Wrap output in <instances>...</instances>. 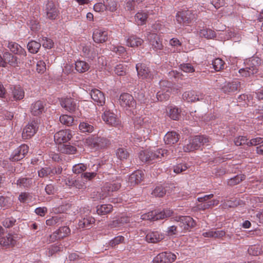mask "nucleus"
I'll return each mask as SVG.
<instances>
[{"label": "nucleus", "mask_w": 263, "mask_h": 263, "mask_svg": "<svg viewBox=\"0 0 263 263\" xmlns=\"http://www.w3.org/2000/svg\"><path fill=\"white\" fill-rule=\"evenodd\" d=\"M71 137L72 134L70 130H61L54 135V139L57 144H61L68 141Z\"/></svg>", "instance_id": "14"}, {"label": "nucleus", "mask_w": 263, "mask_h": 263, "mask_svg": "<svg viewBox=\"0 0 263 263\" xmlns=\"http://www.w3.org/2000/svg\"><path fill=\"white\" fill-rule=\"evenodd\" d=\"M116 155L120 160L126 159L129 156V153L124 148H119L117 150Z\"/></svg>", "instance_id": "51"}, {"label": "nucleus", "mask_w": 263, "mask_h": 263, "mask_svg": "<svg viewBox=\"0 0 263 263\" xmlns=\"http://www.w3.org/2000/svg\"><path fill=\"white\" fill-rule=\"evenodd\" d=\"M168 114L170 117L174 120H178L180 117L179 109L176 107L170 108Z\"/></svg>", "instance_id": "54"}, {"label": "nucleus", "mask_w": 263, "mask_h": 263, "mask_svg": "<svg viewBox=\"0 0 263 263\" xmlns=\"http://www.w3.org/2000/svg\"><path fill=\"white\" fill-rule=\"evenodd\" d=\"M58 148L61 153L68 154H73L76 151V148L70 145H61Z\"/></svg>", "instance_id": "40"}, {"label": "nucleus", "mask_w": 263, "mask_h": 263, "mask_svg": "<svg viewBox=\"0 0 263 263\" xmlns=\"http://www.w3.org/2000/svg\"><path fill=\"white\" fill-rule=\"evenodd\" d=\"M164 236L163 234L158 231L148 232L146 235V240L149 243H157L163 240Z\"/></svg>", "instance_id": "25"}, {"label": "nucleus", "mask_w": 263, "mask_h": 263, "mask_svg": "<svg viewBox=\"0 0 263 263\" xmlns=\"http://www.w3.org/2000/svg\"><path fill=\"white\" fill-rule=\"evenodd\" d=\"M124 240V238L122 236H118L115 237L110 241V245L111 247H115V246L122 243Z\"/></svg>", "instance_id": "64"}, {"label": "nucleus", "mask_w": 263, "mask_h": 263, "mask_svg": "<svg viewBox=\"0 0 263 263\" xmlns=\"http://www.w3.org/2000/svg\"><path fill=\"white\" fill-rule=\"evenodd\" d=\"M203 97L202 94L197 95L194 91L192 90L185 91L182 95L183 99L189 102L199 101L200 99H202Z\"/></svg>", "instance_id": "26"}, {"label": "nucleus", "mask_w": 263, "mask_h": 263, "mask_svg": "<svg viewBox=\"0 0 263 263\" xmlns=\"http://www.w3.org/2000/svg\"><path fill=\"white\" fill-rule=\"evenodd\" d=\"M147 38L154 50L162 49L163 45L162 43V39L159 35L154 33L148 32L147 34Z\"/></svg>", "instance_id": "12"}, {"label": "nucleus", "mask_w": 263, "mask_h": 263, "mask_svg": "<svg viewBox=\"0 0 263 263\" xmlns=\"http://www.w3.org/2000/svg\"><path fill=\"white\" fill-rule=\"evenodd\" d=\"M38 127L35 121L29 123L23 129L22 138L24 139L31 138L36 132Z\"/></svg>", "instance_id": "15"}, {"label": "nucleus", "mask_w": 263, "mask_h": 263, "mask_svg": "<svg viewBox=\"0 0 263 263\" xmlns=\"http://www.w3.org/2000/svg\"><path fill=\"white\" fill-rule=\"evenodd\" d=\"M212 65L216 71H220L224 68V62L220 58H216L213 61Z\"/></svg>", "instance_id": "48"}, {"label": "nucleus", "mask_w": 263, "mask_h": 263, "mask_svg": "<svg viewBox=\"0 0 263 263\" xmlns=\"http://www.w3.org/2000/svg\"><path fill=\"white\" fill-rule=\"evenodd\" d=\"M263 143V138L256 137L251 139L249 142H247V145L248 146H256Z\"/></svg>", "instance_id": "61"}, {"label": "nucleus", "mask_w": 263, "mask_h": 263, "mask_svg": "<svg viewBox=\"0 0 263 263\" xmlns=\"http://www.w3.org/2000/svg\"><path fill=\"white\" fill-rule=\"evenodd\" d=\"M32 183L31 178H22L17 180L16 184L20 187H28Z\"/></svg>", "instance_id": "45"}, {"label": "nucleus", "mask_w": 263, "mask_h": 263, "mask_svg": "<svg viewBox=\"0 0 263 263\" xmlns=\"http://www.w3.org/2000/svg\"><path fill=\"white\" fill-rule=\"evenodd\" d=\"M60 121L62 124L69 126L73 122V118L71 116L63 115L60 117Z\"/></svg>", "instance_id": "43"}, {"label": "nucleus", "mask_w": 263, "mask_h": 263, "mask_svg": "<svg viewBox=\"0 0 263 263\" xmlns=\"http://www.w3.org/2000/svg\"><path fill=\"white\" fill-rule=\"evenodd\" d=\"M41 47V44L34 41L28 43L27 48L29 51L32 53H36L38 52Z\"/></svg>", "instance_id": "41"}, {"label": "nucleus", "mask_w": 263, "mask_h": 263, "mask_svg": "<svg viewBox=\"0 0 263 263\" xmlns=\"http://www.w3.org/2000/svg\"><path fill=\"white\" fill-rule=\"evenodd\" d=\"M136 70L139 78L149 81L153 78V73L145 64L139 63L136 65Z\"/></svg>", "instance_id": "7"}, {"label": "nucleus", "mask_w": 263, "mask_h": 263, "mask_svg": "<svg viewBox=\"0 0 263 263\" xmlns=\"http://www.w3.org/2000/svg\"><path fill=\"white\" fill-rule=\"evenodd\" d=\"M182 230H181L179 226H172L168 227L166 231V234L168 236H173L179 234H182Z\"/></svg>", "instance_id": "46"}, {"label": "nucleus", "mask_w": 263, "mask_h": 263, "mask_svg": "<svg viewBox=\"0 0 263 263\" xmlns=\"http://www.w3.org/2000/svg\"><path fill=\"white\" fill-rule=\"evenodd\" d=\"M97 140V147L104 148L109 144V141L105 138L99 137L98 136Z\"/></svg>", "instance_id": "60"}, {"label": "nucleus", "mask_w": 263, "mask_h": 263, "mask_svg": "<svg viewBox=\"0 0 263 263\" xmlns=\"http://www.w3.org/2000/svg\"><path fill=\"white\" fill-rule=\"evenodd\" d=\"M12 93L15 100H20L23 99L24 97V91L21 87H15Z\"/></svg>", "instance_id": "39"}, {"label": "nucleus", "mask_w": 263, "mask_h": 263, "mask_svg": "<svg viewBox=\"0 0 263 263\" xmlns=\"http://www.w3.org/2000/svg\"><path fill=\"white\" fill-rule=\"evenodd\" d=\"M249 62L250 63L248 64V66L239 70L238 72L242 77L245 78L249 77L258 72V69L255 65L257 60L253 58L250 60Z\"/></svg>", "instance_id": "8"}, {"label": "nucleus", "mask_w": 263, "mask_h": 263, "mask_svg": "<svg viewBox=\"0 0 263 263\" xmlns=\"http://www.w3.org/2000/svg\"><path fill=\"white\" fill-rule=\"evenodd\" d=\"M133 121L135 126H141L145 129H143L145 134L143 136V139H145L151 132L152 124L151 120L147 117L136 116L133 119Z\"/></svg>", "instance_id": "3"}, {"label": "nucleus", "mask_w": 263, "mask_h": 263, "mask_svg": "<svg viewBox=\"0 0 263 263\" xmlns=\"http://www.w3.org/2000/svg\"><path fill=\"white\" fill-rule=\"evenodd\" d=\"M4 61L5 62V67L6 63H8L11 66L14 67L17 66L18 64L20 63V60H18L16 57L13 56L12 54L8 52H6L3 54Z\"/></svg>", "instance_id": "31"}, {"label": "nucleus", "mask_w": 263, "mask_h": 263, "mask_svg": "<svg viewBox=\"0 0 263 263\" xmlns=\"http://www.w3.org/2000/svg\"><path fill=\"white\" fill-rule=\"evenodd\" d=\"M246 176L243 174H239L227 180V184L230 186H234L239 184L242 181L244 180Z\"/></svg>", "instance_id": "37"}, {"label": "nucleus", "mask_w": 263, "mask_h": 263, "mask_svg": "<svg viewBox=\"0 0 263 263\" xmlns=\"http://www.w3.org/2000/svg\"><path fill=\"white\" fill-rule=\"evenodd\" d=\"M152 151H141L139 153V158L142 162H147L149 161L152 160L151 156H152Z\"/></svg>", "instance_id": "49"}, {"label": "nucleus", "mask_w": 263, "mask_h": 263, "mask_svg": "<svg viewBox=\"0 0 263 263\" xmlns=\"http://www.w3.org/2000/svg\"><path fill=\"white\" fill-rule=\"evenodd\" d=\"M16 236L8 234L0 239V244L4 246H14L16 242Z\"/></svg>", "instance_id": "33"}, {"label": "nucleus", "mask_w": 263, "mask_h": 263, "mask_svg": "<svg viewBox=\"0 0 263 263\" xmlns=\"http://www.w3.org/2000/svg\"><path fill=\"white\" fill-rule=\"evenodd\" d=\"M168 151L165 149L159 148L157 149L154 153L152 152V160L156 158H161L162 157H166L168 156Z\"/></svg>", "instance_id": "38"}, {"label": "nucleus", "mask_w": 263, "mask_h": 263, "mask_svg": "<svg viewBox=\"0 0 263 263\" xmlns=\"http://www.w3.org/2000/svg\"><path fill=\"white\" fill-rule=\"evenodd\" d=\"M108 32L104 29L97 28L94 29L92 39L97 43H103L108 40Z\"/></svg>", "instance_id": "13"}, {"label": "nucleus", "mask_w": 263, "mask_h": 263, "mask_svg": "<svg viewBox=\"0 0 263 263\" xmlns=\"http://www.w3.org/2000/svg\"><path fill=\"white\" fill-rule=\"evenodd\" d=\"M36 66V70L39 73H44L46 70V64L42 60L38 61Z\"/></svg>", "instance_id": "59"}, {"label": "nucleus", "mask_w": 263, "mask_h": 263, "mask_svg": "<svg viewBox=\"0 0 263 263\" xmlns=\"http://www.w3.org/2000/svg\"><path fill=\"white\" fill-rule=\"evenodd\" d=\"M175 220L178 223V225L182 230V233L186 232L196 225L195 221L190 216H179L176 217Z\"/></svg>", "instance_id": "5"}, {"label": "nucleus", "mask_w": 263, "mask_h": 263, "mask_svg": "<svg viewBox=\"0 0 263 263\" xmlns=\"http://www.w3.org/2000/svg\"><path fill=\"white\" fill-rule=\"evenodd\" d=\"M29 147L26 144H22L14 150L12 153L10 159L12 161H19L23 159L28 153Z\"/></svg>", "instance_id": "11"}, {"label": "nucleus", "mask_w": 263, "mask_h": 263, "mask_svg": "<svg viewBox=\"0 0 263 263\" xmlns=\"http://www.w3.org/2000/svg\"><path fill=\"white\" fill-rule=\"evenodd\" d=\"M240 87V82L239 81L226 82L221 87V90L225 93H229L236 91Z\"/></svg>", "instance_id": "22"}, {"label": "nucleus", "mask_w": 263, "mask_h": 263, "mask_svg": "<svg viewBox=\"0 0 263 263\" xmlns=\"http://www.w3.org/2000/svg\"><path fill=\"white\" fill-rule=\"evenodd\" d=\"M119 103L123 107L130 109L136 107V103L133 97L127 93L121 95L119 99Z\"/></svg>", "instance_id": "9"}, {"label": "nucleus", "mask_w": 263, "mask_h": 263, "mask_svg": "<svg viewBox=\"0 0 263 263\" xmlns=\"http://www.w3.org/2000/svg\"><path fill=\"white\" fill-rule=\"evenodd\" d=\"M147 18L148 12L140 10L135 15V21L138 25H143L146 23Z\"/></svg>", "instance_id": "30"}, {"label": "nucleus", "mask_w": 263, "mask_h": 263, "mask_svg": "<svg viewBox=\"0 0 263 263\" xmlns=\"http://www.w3.org/2000/svg\"><path fill=\"white\" fill-rule=\"evenodd\" d=\"M156 197H161L166 194L165 190L161 186H157L152 193Z\"/></svg>", "instance_id": "56"}, {"label": "nucleus", "mask_w": 263, "mask_h": 263, "mask_svg": "<svg viewBox=\"0 0 263 263\" xmlns=\"http://www.w3.org/2000/svg\"><path fill=\"white\" fill-rule=\"evenodd\" d=\"M79 129L82 133H91L94 130L93 126L87 122H81L79 125Z\"/></svg>", "instance_id": "44"}, {"label": "nucleus", "mask_w": 263, "mask_h": 263, "mask_svg": "<svg viewBox=\"0 0 263 263\" xmlns=\"http://www.w3.org/2000/svg\"><path fill=\"white\" fill-rule=\"evenodd\" d=\"M176 259V256L171 252H162L159 254L154 260L159 263H170Z\"/></svg>", "instance_id": "17"}, {"label": "nucleus", "mask_w": 263, "mask_h": 263, "mask_svg": "<svg viewBox=\"0 0 263 263\" xmlns=\"http://www.w3.org/2000/svg\"><path fill=\"white\" fill-rule=\"evenodd\" d=\"M199 35L201 37L208 39H213L216 35L214 31L208 29H203L201 30L199 32Z\"/></svg>", "instance_id": "42"}, {"label": "nucleus", "mask_w": 263, "mask_h": 263, "mask_svg": "<svg viewBox=\"0 0 263 263\" xmlns=\"http://www.w3.org/2000/svg\"><path fill=\"white\" fill-rule=\"evenodd\" d=\"M51 175V167L46 166L42 168L38 171V176L40 177H45Z\"/></svg>", "instance_id": "55"}, {"label": "nucleus", "mask_w": 263, "mask_h": 263, "mask_svg": "<svg viewBox=\"0 0 263 263\" xmlns=\"http://www.w3.org/2000/svg\"><path fill=\"white\" fill-rule=\"evenodd\" d=\"M126 66L123 64H119L115 68V72L118 76H124L126 74Z\"/></svg>", "instance_id": "58"}, {"label": "nucleus", "mask_w": 263, "mask_h": 263, "mask_svg": "<svg viewBox=\"0 0 263 263\" xmlns=\"http://www.w3.org/2000/svg\"><path fill=\"white\" fill-rule=\"evenodd\" d=\"M93 9L96 12H103L107 9V7L104 4L98 3L94 5Z\"/></svg>", "instance_id": "63"}, {"label": "nucleus", "mask_w": 263, "mask_h": 263, "mask_svg": "<svg viewBox=\"0 0 263 263\" xmlns=\"http://www.w3.org/2000/svg\"><path fill=\"white\" fill-rule=\"evenodd\" d=\"M161 90L157 93V98L158 100L164 101L167 100L172 92V88L170 87L171 83L165 80H162L160 82Z\"/></svg>", "instance_id": "4"}, {"label": "nucleus", "mask_w": 263, "mask_h": 263, "mask_svg": "<svg viewBox=\"0 0 263 263\" xmlns=\"http://www.w3.org/2000/svg\"><path fill=\"white\" fill-rule=\"evenodd\" d=\"M60 102L62 107L69 112H73L78 108L77 101L71 98H62Z\"/></svg>", "instance_id": "19"}, {"label": "nucleus", "mask_w": 263, "mask_h": 263, "mask_svg": "<svg viewBox=\"0 0 263 263\" xmlns=\"http://www.w3.org/2000/svg\"><path fill=\"white\" fill-rule=\"evenodd\" d=\"M195 18V14L189 10L178 12L176 15V21L180 24H189Z\"/></svg>", "instance_id": "10"}, {"label": "nucleus", "mask_w": 263, "mask_h": 263, "mask_svg": "<svg viewBox=\"0 0 263 263\" xmlns=\"http://www.w3.org/2000/svg\"><path fill=\"white\" fill-rule=\"evenodd\" d=\"M176 259V256L171 252H162L159 254L154 260L159 263H170Z\"/></svg>", "instance_id": "18"}, {"label": "nucleus", "mask_w": 263, "mask_h": 263, "mask_svg": "<svg viewBox=\"0 0 263 263\" xmlns=\"http://www.w3.org/2000/svg\"><path fill=\"white\" fill-rule=\"evenodd\" d=\"M112 210L111 204H102L97 207V213L99 215H104L110 213Z\"/></svg>", "instance_id": "34"}, {"label": "nucleus", "mask_w": 263, "mask_h": 263, "mask_svg": "<svg viewBox=\"0 0 263 263\" xmlns=\"http://www.w3.org/2000/svg\"><path fill=\"white\" fill-rule=\"evenodd\" d=\"M76 69L79 72H84L87 71L89 68V65L83 61H77L75 64Z\"/></svg>", "instance_id": "36"}, {"label": "nucleus", "mask_w": 263, "mask_h": 263, "mask_svg": "<svg viewBox=\"0 0 263 263\" xmlns=\"http://www.w3.org/2000/svg\"><path fill=\"white\" fill-rule=\"evenodd\" d=\"M98 136L92 135L86 139V144L91 147H97V143L98 142Z\"/></svg>", "instance_id": "52"}, {"label": "nucleus", "mask_w": 263, "mask_h": 263, "mask_svg": "<svg viewBox=\"0 0 263 263\" xmlns=\"http://www.w3.org/2000/svg\"><path fill=\"white\" fill-rule=\"evenodd\" d=\"M45 104L41 100L32 103L30 106V112L33 116H39L45 111Z\"/></svg>", "instance_id": "21"}, {"label": "nucleus", "mask_w": 263, "mask_h": 263, "mask_svg": "<svg viewBox=\"0 0 263 263\" xmlns=\"http://www.w3.org/2000/svg\"><path fill=\"white\" fill-rule=\"evenodd\" d=\"M247 139L245 137L239 136L234 139V142L236 145L239 146L247 143Z\"/></svg>", "instance_id": "62"}, {"label": "nucleus", "mask_w": 263, "mask_h": 263, "mask_svg": "<svg viewBox=\"0 0 263 263\" xmlns=\"http://www.w3.org/2000/svg\"><path fill=\"white\" fill-rule=\"evenodd\" d=\"M46 14L48 18L54 20L58 15L57 9L52 2H48L46 7Z\"/></svg>", "instance_id": "32"}, {"label": "nucleus", "mask_w": 263, "mask_h": 263, "mask_svg": "<svg viewBox=\"0 0 263 263\" xmlns=\"http://www.w3.org/2000/svg\"><path fill=\"white\" fill-rule=\"evenodd\" d=\"M143 177L144 173L142 171L138 170L134 172L128 177V185L132 186L140 183Z\"/></svg>", "instance_id": "24"}, {"label": "nucleus", "mask_w": 263, "mask_h": 263, "mask_svg": "<svg viewBox=\"0 0 263 263\" xmlns=\"http://www.w3.org/2000/svg\"><path fill=\"white\" fill-rule=\"evenodd\" d=\"M68 259L69 261L80 262L84 261L83 256L81 253L77 252H71L69 254Z\"/></svg>", "instance_id": "47"}, {"label": "nucleus", "mask_w": 263, "mask_h": 263, "mask_svg": "<svg viewBox=\"0 0 263 263\" xmlns=\"http://www.w3.org/2000/svg\"><path fill=\"white\" fill-rule=\"evenodd\" d=\"M56 232L58 235L59 238L62 239L68 236L70 234V230L67 227H63L56 231Z\"/></svg>", "instance_id": "50"}, {"label": "nucleus", "mask_w": 263, "mask_h": 263, "mask_svg": "<svg viewBox=\"0 0 263 263\" xmlns=\"http://www.w3.org/2000/svg\"><path fill=\"white\" fill-rule=\"evenodd\" d=\"M143 42L142 39L132 35L127 40V45L131 47H135L141 45Z\"/></svg>", "instance_id": "35"}, {"label": "nucleus", "mask_w": 263, "mask_h": 263, "mask_svg": "<svg viewBox=\"0 0 263 263\" xmlns=\"http://www.w3.org/2000/svg\"><path fill=\"white\" fill-rule=\"evenodd\" d=\"M83 219L80 220L78 223V228L79 229L88 228L95 223V219L93 217L90 216V210L89 208H84L82 211Z\"/></svg>", "instance_id": "6"}, {"label": "nucleus", "mask_w": 263, "mask_h": 263, "mask_svg": "<svg viewBox=\"0 0 263 263\" xmlns=\"http://www.w3.org/2000/svg\"><path fill=\"white\" fill-rule=\"evenodd\" d=\"M209 142V138L203 136H196L184 144L183 149L184 152H191L198 149L201 145Z\"/></svg>", "instance_id": "1"}, {"label": "nucleus", "mask_w": 263, "mask_h": 263, "mask_svg": "<svg viewBox=\"0 0 263 263\" xmlns=\"http://www.w3.org/2000/svg\"><path fill=\"white\" fill-rule=\"evenodd\" d=\"M102 118L103 121L109 125L117 126L120 123L117 116L110 110H105L102 115Z\"/></svg>", "instance_id": "20"}, {"label": "nucleus", "mask_w": 263, "mask_h": 263, "mask_svg": "<svg viewBox=\"0 0 263 263\" xmlns=\"http://www.w3.org/2000/svg\"><path fill=\"white\" fill-rule=\"evenodd\" d=\"M120 187V184L118 183H107L104 186V194L100 196V199H103L107 196L109 195L110 192L118 190Z\"/></svg>", "instance_id": "29"}, {"label": "nucleus", "mask_w": 263, "mask_h": 263, "mask_svg": "<svg viewBox=\"0 0 263 263\" xmlns=\"http://www.w3.org/2000/svg\"><path fill=\"white\" fill-rule=\"evenodd\" d=\"M8 48L14 53L22 56V60L26 55V52L25 49L15 42H9L8 45Z\"/></svg>", "instance_id": "27"}, {"label": "nucleus", "mask_w": 263, "mask_h": 263, "mask_svg": "<svg viewBox=\"0 0 263 263\" xmlns=\"http://www.w3.org/2000/svg\"><path fill=\"white\" fill-rule=\"evenodd\" d=\"M130 222V219L127 216H121L116 218L111 221L108 225L110 229L121 230L124 225Z\"/></svg>", "instance_id": "16"}, {"label": "nucleus", "mask_w": 263, "mask_h": 263, "mask_svg": "<svg viewBox=\"0 0 263 263\" xmlns=\"http://www.w3.org/2000/svg\"><path fill=\"white\" fill-rule=\"evenodd\" d=\"M188 167L185 163L178 164L173 167L174 172L176 174H180L187 169Z\"/></svg>", "instance_id": "57"}, {"label": "nucleus", "mask_w": 263, "mask_h": 263, "mask_svg": "<svg viewBox=\"0 0 263 263\" xmlns=\"http://www.w3.org/2000/svg\"><path fill=\"white\" fill-rule=\"evenodd\" d=\"M179 139V135L174 132H168L164 137V141L166 144L173 145Z\"/></svg>", "instance_id": "28"}, {"label": "nucleus", "mask_w": 263, "mask_h": 263, "mask_svg": "<svg viewBox=\"0 0 263 263\" xmlns=\"http://www.w3.org/2000/svg\"><path fill=\"white\" fill-rule=\"evenodd\" d=\"M90 95L93 101L98 105L102 106L105 102V98L104 93L100 90L93 89L90 92Z\"/></svg>", "instance_id": "23"}, {"label": "nucleus", "mask_w": 263, "mask_h": 263, "mask_svg": "<svg viewBox=\"0 0 263 263\" xmlns=\"http://www.w3.org/2000/svg\"><path fill=\"white\" fill-rule=\"evenodd\" d=\"M173 211L170 209H165L160 212L151 211L142 215L141 218L142 220L155 221L169 217L173 215Z\"/></svg>", "instance_id": "2"}, {"label": "nucleus", "mask_w": 263, "mask_h": 263, "mask_svg": "<svg viewBox=\"0 0 263 263\" xmlns=\"http://www.w3.org/2000/svg\"><path fill=\"white\" fill-rule=\"evenodd\" d=\"M87 168V166L83 163H79L74 165L72 167V172L74 174H79L84 172Z\"/></svg>", "instance_id": "53"}]
</instances>
